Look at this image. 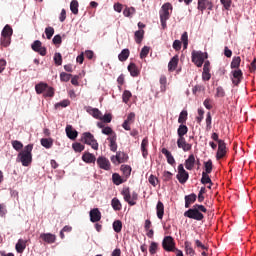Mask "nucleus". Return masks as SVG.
Returning a JSON list of instances; mask_svg holds the SVG:
<instances>
[{
    "label": "nucleus",
    "instance_id": "41",
    "mask_svg": "<svg viewBox=\"0 0 256 256\" xmlns=\"http://www.w3.org/2000/svg\"><path fill=\"white\" fill-rule=\"evenodd\" d=\"M187 116V110H183L182 112H180L178 123H180V125H185V123H187Z\"/></svg>",
    "mask_w": 256,
    "mask_h": 256
},
{
    "label": "nucleus",
    "instance_id": "46",
    "mask_svg": "<svg viewBox=\"0 0 256 256\" xmlns=\"http://www.w3.org/2000/svg\"><path fill=\"white\" fill-rule=\"evenodd\" d=\"M0 45L2 47H9L11 45V37L1 36Z\"/></svg>",
    "mask_w": 256,
    "mask_h": 256
},
{
    "label": "nucleus",
    "instance_id": "35",
    "mask_svg": "<svg viewBox=\"0 0 256 256\" xmlns=\"http://www.w3.org/2000/svg\"><path fill=\"white\" fill-rule=\"evenodd\" d=\"M184 247H185L186 255L195 256V250L193 249V246L191 245V242L186 241L184 243Z\"/></svg>",
    "mask_w": 256,
    "mask_h": 256
},
{
    "label": "nucleus",
    "instance_id": "51",
    "mask_svg": "<svg viewBox=\"0 0 256 256\" xmlns=\"http://www.w3.org/2000/svg\"><path fill=\"white\" fill-rule=\"evenodd\" d=\"M45 35L47 37V39H51V37H53V35H55V28L48 26L45 28Z\"/></svg>",
    "mask_w": 256,
    "mask_h": 256
},
{
    "label": "nucleus",
    "instance_id": "19",
    "mask_svg": "<svg viewBox=\"0 0 256 256\" xmlns=\"http://www.w3.org/2000/svg\"><path fill=\"white\" fill-rule=\"evenodd\" d=\"M185 208L189 209V207H191V205H193V203H195L197 201V194L192 193L190 195L185 196Z\"/></svg>",
    "mask_w": 256,
    "mask_h": 256
},
{
    "label": "nucleus",
    "instance_id": "56",
    "mask_svg": "<svg viewBox=\"0 0 256 256\" xmlns=\"http://www.w3.org/2000/svg\"><path fill=\"white\" fill-rule=\"evenodd\" d=\"M205 115V110L203 108L198 109V116L196 117V121L199 125H201V121H203Z\"/></svg>",
    "mask_w": 256,
    "mask_h": 256
},
{
    "label": "nucleus",
    "instance_id": "5",
    "mask_svg": "<svg viewBox=\"0 0 256 256\" xmlns=\"http://www.w3.org/2000/svg\"><path fill=\"white\" fill-rule=\"evenodd\" d=\"M122 195L124 197V201H126L128 205H130L131 207H133V205H137L136 201L139 198V194H137V192H133L131 194V191L129 190V188H124L122 190Z\"/></svg>",
    "mask_w": 256,
    "mask_h": 256
},
{
    "label": "nucleus",
    "instance_id": "62",
    "mask_svg": "<svg viewBox=\"0 0 256 256\" xmlns=\"http://www.w3.org/2000/svg\"><path fill=\"white\" fill-rule=\"evenodd\" d=\"M147 55H149V47L144 46L140 52V59H145V57H147Z\"/></svg>",
    "mask_w": 256,
    "mask_h": 256
},
{
    "label": "nucleus",
    "instance_id": "42",
    "mask_svg": "<svg viewBox=\"0 0 256 256\" xmlns=\"http://www.w3.org/2000/svg\"><path fill=\"white\" fill-rule=\"evenodd\" d=\"M120 171H122L125 179H127L131 175V166H129V165H122L120 167Z\"/></svg>",
    "mask_w": 256,
    "mask_h": 256
},
{
    "label": "nucleus",
    "instance_id": "3",
    "mask_svg": "<svg viewBox=\"0 0 256 256\" xmlns=\"http://www.w3.org/2000/svg\"><path fill=\"white\" fill-rule=\"evenodd\" d=\"M169 11H173V5H171V3H165L162 5L160 10V22L163 29H167V21H169L171 17V13Z\"/></svg>",
    "mask_w": 256,
    "mask_h": 256
},
{
    "label": "nucleus",
    "instance_id": "7",
    "mask_svg": "<svg viewBox=\"0 0 256 256\" xmlns=\"http://www.w3.org/2000/svg\"><path fill=\"white\" fill-rule=\"evenodd\" d=\"M162 247L164 251L172 252L176 250L175 248V240L171 236H165L162 241Z\"/></svg>",
    "mask_w": 256,
    "mask_h": 256
},
{
    "label": "nucleus",
    "instance_id": "18",
    "mask_svg": "<svg viewBox=\"0 0 256 256\" xmlns=\"http://www.w3.org/2000/svg\"><path fill=\"white\" fill-rule=\"evenodd\" d=\"M65 131L68 139H71L72 141H75L77 139V136L79 135V132L73 129V126L71 125H67Z\"/></svg>",
    "mask_w": 256,
    "mask_h": 256
},
{
    "label": "nucleus",
    "instance_id": "34",
    "mask_svg": "<svg viewBox=\"0 0 256 256\" xmlns=\"http://www.w3.org/2000/svg\"><path fill=\"white\" fill-rule=\"evenodd\" d=\"M231 69H239L241 67V57L240 56H235L232 59V62L230 64Z\"/></svg>",
    "mask_w": 256,
    "mask_h": 256
},
{
    "label": "nucleus",
    "instance_id": "31",
    "mask_svg": "<svg viewBox=\"0 0 256 256\" xmlns=\"http://www.w3.org/2000/svg\"><path fill=\"white\" fill-rule=\"evenodd\" d=\"M48 84L44 82H40L35 85V91L38 95H41V93H45L47 89Z\"/></svg>",
    "mask_w": 256,
    "mask_h": 256
},
{
    "label": "nucleus",
    "instance_id": "40",
    "mask_svg": "<svg viewBox=\"0 0 256 256\" xmlns=\"http://www.w3.org/2000/svg\"><path fill=\"white\" fill-rule=\"evenodd\" d=\"M111 206L114 211H121L122 209L121 201H119L117 198L112 199Z\"/></svg>",
    "mask_w": 256,
    "mask_h": 256
},
{
    "label": "nucleus",
    "instance_id": "21",
    "mask_svg": "<svg viewBox=\"0 0 256 256\" xmlns=\"http://www.w3.org/2000/svg\"><path fill=\"white\" fill-rule=\"evenodd\" d=\"M193 167H195V155L191 154L185 161V168L188 171H192Z\"/></svg>",
    "mask_w": 256,
    "mask_h": 256
},
{
    "label": "nucleus",
    "instance_id": "63",
    "mask_svg": "<svg viewBox=\"0 0 256 256\" xmlns=\"http://www.w3.org/2000/svg\"><path fill=\"white\" fill-rule=\"evenodd\" d=\"M171 179H173V173H171L169 171H164L163 181L168 182V181H171Z\"/></svg>",
    "mask_w": 256,
    "mask_h": 256
},
{
    "label": "nucleus",
    "instance_id": "2",
    "mask_svg": "<svg viewBox=\"0 0 256 256\" xmlns=\"http://www.w3.org/2000/svg\"><path fill=\"white\" fill-rule=\"evenodd\" d=\"M33 144H28L23 151L18 154V159L23 167H29L33 163Z\"/></svg>",
    "mask_w": 256,
    "mask_h": 256
},
{
    "label": "nucleus",
    "instance_id": "44",
    "mask_svg": "<svg viewBox=\"0 0 256 256\" xmlns=\"http://www.w3.org/2000/svg\"><path fill=\"white\" fill-rule=\"evenodd\" d=\"M201 183L202 185H207V183H209V185H213V181H211V177H209V174L205 172H202Z\"/></svg>",
    "mask_w": 256,
    "mask_h": 256
},
{
    "label": "nucleus",
    "instance_id": "58",
    "mask_svg": "<svg viewBox=\"0 0 256 256\" xmlns=\"http://www.w3.org/2000/svg\"><path fill=\"white\" fill-rule=\"evenodd\" d=\"M54 62L55 65H63V56H61V53L54 54Z\"/></svg>",
    "mask_w": 256,
    "mask_h": 256
},
{
    "label": "nucleus",
    "instance_id": "54",
    "mask_svg": "<svg viewBox=\"0 0 256 256\" xmlns=\"http://www.w3.org/2000/svg\"><path fill=\"white\" fill-rule=\"evenodd\" d=\"M148 182L150 183V185H152V187H155L156 185H159V178L152 174L149 176Z\"/></svg>",
    "mask_w": 256,
    "mask_h": 256
},
{
    "label": "nucleus",
    "instance_id": "23",
    "mask_svg": "<svg viewBox=\"0 0 256 256\" xmlns=\"http://www.w3.org/2000/svg\"><path fill=\"white\" fill-rule=\"evenodd\" d=\"M179 65V56L175 55L168 63V71H175Z\"/></svg>",
    "mask_w": 256,
    "mask_h": 256
},
{
    "label": "nucleus",
    "instance_id": "49",
    "mask_svg": "<svg viewBox=\"0 0 256 256\" xmlns=\"http://www.w3.org/2000/svg\"><path fill=\"white\" fill-rule=\"evenodd\" d=\"M72 149H74L76 153H81V151H84L85 146L79 142H76L72 144Z\"/></svg>",
    "mask_w": 256,
    "mask_h": 256
},
{
    "label": "nucleus",
    "instance_id": "36",
    "mask_svg": "<svg viewBox=\"0 0 256 256\" xmlns=\"http://www.w3.org/2000/svg\"><path fill=\"white\" fill-rule=\"evenodd\" d=\"M129 55H131V52L129 51V49L127 48L123 49L121 53L118 55V59L121 62L127 61V59H129Z\"/></svg>",
    "mask_w": 256,
    "mask_h": 256
},
{
    "label": "nucleus",
    "instance_id": "9",
    "mask_svg": "<svg viewBox=\"0 0 256 256\" xmlns=\"http://www.w3.org/2000/svg\"><path fill=\"white\" fill-rule=\"evenodd\" d=\"M32 51H35V53H39L42 57H45L47 55V48L43 46V43H41L40 40H36L31 45Z\"/></svg>",
    "mask_w": 256,
    "mask_h": 256
},
{
    "label": "nucleus",
    "instance_id": "57",
    "mask_svg": "<svg viewBox=\"0 0 256 256\" xmlns=\"http://www.w3.org/2000/svg\"><path fill=\"white\" fill-rule=\"evenodd\" d=\"M12 147L15 149V151H21L23 149V143H21L19 140L12 141Z\"/></svg>",
    "mask_w": 256,
    "mask_h": 256
},
{
    "label": "nucleus",
    "instance_id": "25",
    "mask_svg": "<svg viewBox=\"0 0 256 256\" xmlns=\"http://www.w3.org/2000/svg\"><path fill=\"white\" fill-rule=\"evenodd\" d=\"M162 154L165 155L167 163H169V165H175V158L169 152V150H167V148H162Z\"/></svg>",
    "mask_w": 256,
    "mask_h": 256
},
{
    "label": "nucleus",
    "instance_id": "52",
    "mask_svg": "<svg viewBox=\"0 0 256 256\" xmlns=\"http://www.w3.org/2000/svg\"><path fill=\"white\" fill-rule=\"evenodd\" d=\"M181 41L183 43L184 49H187V46L189 45V34H187V32L182 34Z\"/></svg>",
    "mask_w": 256,
    "mask_h": 256
},
{
    "label": "nucleus",
    "instance_id": "47",
    "mask_svg": "<svg viewBox=\"0 0 256 256\" xmlns=\"http://www.w3.org/2000/svg\"><path fill=\"white\" fill-rule=\"evenodd\" d=\"M117 157H118V163H125L127 161V159H129V156H127V154H125V152H117L116 153Z\"/></svg>",
    "mask_w": 256,
    "mask_h": 256
},
{
    "label": "nucleus",
    "instance_id": "10",
    "mask_svg": "<svg viewBox=\"0 0 256 256\" xmlns=\"http://www.w3.org/2000/svg\"><path fill=\"white\" fill-rule=\"evenodd\" d=\"M198 11H201L203 13L205 9H208V11H213V1L211 0H198Z\"/></svg>",
    "mask_w": 256,
    "mask_h": 256
},
{
    "label": "nucleus",
    "instance_id": "48",
    "mask_svg": "<svg viewBox=\"0 0 256 256\" xmlns=\"http://www.w3.org/2000/svg\"><path fill=\"white\" fill-rule=\"evenodd\" d=\"M158 249H159V243L151 242V244L149 246L150 255H155V253H157Z\"/></svg>",
    "mask_w": 256,
    "mask_h": 256
},
{
    "label": "nucleus",
    "instance_id": "61",
    "mask_svg": "<svg viewBox=\"0 0 256 256\" xmlns=\"http://www.w3.org/2000/svg\"><path fill=\"white\" fill-rule=\"evenodd\" d=\"M102 133H103V135H110V137H111L112 135H116V133L113 131V129H112L111 127H109V126L104 127V128L102 129Z\"/></svg>",
    "mask_w": 256,
    "mask_h": 256
},
{
    "label": "nucleus",
    "instance_id": "11",
    "mask_svg": "<svg viewBox=\"0 0 256 256\" xmlns=\"http://www.w3.org/2000/svg\"><path fill=\"white\" fill-rule=\"evenodd\" d=\"M227 155V144H225V141H219L218 143V150L216 153V159L219 161L220 159H223Z\"/></svg>",
    "mask_w": 256,
    "mask_h": 256
},
{
    "label": "nucleus",
    "instance_id": "16",
    "mask_svg": "<svg viewBox=\"0 0 256 256\" xmlns=\"http://www.w3.org/2000/svg\"><path fill=\"white\" fill-rule=\"evenodd\" d=\"M90 221L92 223H98V221H101V211H99V208H93L90 210Z\"/></svg>",
    "mask_w": 256,
    "mask_h": 256
},
{
    "label": "nucleus",
    "instance_id": "26",
    "mask_svg": "<svg viewBox=\"0 0 256 256\" xmlns=\"http://www.w3.org/2000/svg\"><path fill=\"white\" fill-rule=\"evenodd\" d=\"M156 211L158 219H163V215H165V205H163V202L158 201Z\"/></svg>",
    "mask_w": 256,
    "mask_h": 256
},
{
    "label": "nucleus",
    "instance_id": "32",
    "mask_svg": "<svg viewBox=\"0 0 256 256\" xmlns=\"http://www.w3.org/2000/svg\"><path fill=\"white\" fill-rule=\"evenodd\" d=\"M82 160L85 163H95L96 158H95V155H93V154H91L89 152H86V153L83 154Z\"/></svg>",
    "mask_w": 256,
    "mask_h": 256
},
{
    "label": "nucleus",
    "instance_id": "43",
    "mask_svg": "<svg viewBox=\"0 0 256 256\" xmlns=\"http://www.w3.org/2000/svg\"><path fill=\"white\" fill-rule=\"evenodd\" d=\"M204 169L205 171L202 173L210 174L213 171V161L208 160L207 162H204Z\"/></svg>",
    "mask_w": 256,
    "mask_h": 256
},
{
    "label": "nucleus",
    "instance_id": "45",
    "mask_svg": "<svg viewBox=\"0 0 256 256\" xmlns=\"http://www.w3.org/2000/svg\"><path fill=\"white\" fill-rule=\"evenodd\" d=\"M145 35V31L144 30H138L135 32L134 37H135V41L136 43H141V41H143V36Z\"/></svg>",
    "mask_w": 256,
    "mask_h": 256
},
{
    "label": "nucleus",
    "instance_id": "20",
    "mask_svg": "<svg viewBox=\"0 0 256 256\" xmlns=\"http://www.w3.org/2000/svg\"><path fill=\"white\" fill-rule=\"evenodd\" d=\"M147 147H149V139L145 137L141 143L142 157L144 159H147V156L149 155V151L147 150Z\"/></svg>",
    "mask_w": 256,
    "mask_h": 256
},
{
    "label": "nucleus",
    "instance_id": "55",
    "mask_svg": "<svg viewBox=\"0 0 256 256\" xmlns=\"http://www.w3.org/2000/svg\"><path fill=\"white\" fill-rule=\"evenodd\" d=\"M132 94L131 91L125 90L122 94L123 103H129V100L131 99Z\"/></svg>",
    "mask_w": 256,
    "mask_h": 256
},
{
    "label": "nucleus",
    "instance_id": "37",
    "mask_svg": "<svg viewBox=\"0 0 256 256\" xmlns=\"http://www.w3.org/2000/svg\"><path fill=\"white\" fill-rule=\"evenodd\" d=\"M70 10L72 11L73 15H79V1L72 0L70 3Z\"/></svg>",
    "mask_w": 256,
    "mask_h": 256
},
{
    "label": "nucleus",
    "instance_id": "39",
    "mask_svg": "<svg viewBox=\"0 0 256 256\" xmlns=\"http://www.w3.org/2000/svg\"><path fill=\"white\" fill-rule=\"evenodd\" d=\"M112 227L115 233H121L123 229V222H121V220H116L113 222Z\"/></svg>",
    "mask_w": 256,
    "mask_h": 256
},
{
    "label": "nucleus",
    "instance_id": "30",
    "mask_svg": "<svg viewBox=\"0 0 256 256\" xmlns=\"http://www.w3.org/2000/svg\"><path fill=\"white\" fill-rule=\"evenodd\" d=\"M112 181L114 185H122V183H125V181H127V178L123 179L121 175H119L118 173H114L112 175Z\"/></svg>",
    "mask_w": 256,
    "mask_h": 256
},
{
    "label": "nucleus",
    "instance_id": "6",
    "mask_svg": "<svg viewBox=\"0 0 256 256\" xmlns=\"http://www.w3.org/2000/svg\"><path fill=\"white\" fill-rule=\"evenodd\" d=\"M207 52L203 53L201 51H192V63L197 67H203L205 59H207Z\"/></svg>",
    "mask_w": 256,
    "mask_h": 256
},
{
    "label": "nucleus",
    "instance_id": "27",
    "mask_svg": "<svg viewBox=\"0 0 256 256\" xmlns=\"http://www.w3.org/2000/svg\"><path fill=\"white\" fill-rule=\"evenodd\" d=\"M189 133V128L185 124H180L177 130L178 138L185 137Z\"/></svg>",
    "mask_w": 256,
    "mask_h": 256
},
{
    "label": "nucleus",
    "instance_id": "14",
    "mask_svg": "<svg viewBox=\"0 0 256 256\" xmlns=\"http://www.w3.org/2000/svg\"><path fill=\"white\" fill-rule=\"evenodd\" d=\"M97 165L100 167V169H104V171H109V169H111V162H109V159L103 156L98 157Z\"/></svg>",
    "mask_w": 256,
    "mask_h": 256
},
{
    "label": "nucleus",
    "instance_id": "4",
    "mask_svg": "<svg viewBox=\"0 0 256 256\" xmlns=\"http://www.w3.org/2000/svg\"><path fill=\"white\" fill-rule=\"evenodd\" d=\"M82 143H85L86 145H90L94 151H97L99 149V143H97V140L95 139V136L91 134V132H84L82 134L81 138Z\"/></svg>",
    "mask_w": 256,
    "mask_h": 256
},
{
    "label": "nucleus",
    "instance_id": "13",
    "mask_svg": "<svg viewBox=\"0 0 256 256\" xmlns=\"http://www.w3.org/2000/svg\"><path fill=\"white\" fill-rule=\"evenodd\" d=\"M233 85H239L243 81V71L241 69H236L231 72Z\"/></svg>",
    "mask_w": 256,
    "mask_h": 256
},
{
    "label": "nucleus",
    "instance_id": "17",
    "mask_svg": "<svg viewBox=\"0 0 256 256\" xmlns=\"http://www.w3.org/2000/svg\"><path fill=\"white\" fill-rule=\"evenodd\" d=\"M85 110L89 113V115L94 117V119L101 120L103 113L100 112L99 108H93L91 106H87L85 107Z\"/></svg>",
    "mask_w": 256,
    "mask_h": 256
},
{
    "label": "nucleus",
    "instance_id": "59",
    "mask_svg": "<svg viewBox=\"0 0 256 256\" xmlns=\"http://www.w3.org/2000/svg\"><path fill=\"white\" fill-rule=\"evenodd\" d=\"M69 105H71V102L69 100H63L55 104V109H59V107H62V108L69 107Z\"/></svg>",
    "mask_w": 256,
    "mask_h": 256
},
{
    "label": "nucleus",
    "instance_id": "50",
    "mask_svg": "<svg viewBox=\"0 0 256 256\" xmlns=\"http://www.w3.org/2000/svg\"><path fill=\"white\" fill-rule=\"evenodd\" d=\"M124 17H131L132 15H135V8L134 7H127L123 11Z\"/></svg>",
    "mask_w": 256,
    "mask_h": 256
},
{
    "label": "nucleus",
    "instance_id": "8",
    "mask_svg": "<svg viewBox=\"0 0 256 256\" xmlns=\"http://www.w3.org/2000/svg\"><path fill=\"white\" fill-rule=\"evenodd\" d=\"M176 179H178L181 185H185V183L189 181V172L185 171L183 164L178 166V174L176 175Z\"/></svg>",
    "mask_w": 256,
    "mask_h": 256
},
{
    "label": "nucleus",
    "instance_id": "22",
    "mask_svg": "<svg viewBox=\"0 0 256 256\" xmlns=\"http://www.w3.org/2000/svg\"><path fill=\"white\" fill-rule=\"evenodd\" d=\"M108 141L110 143L109 145L110 150L113 151V153H115V151H117V134H113L112 136H109Z\"/></svg>",
    "mask_w": 256,
    "mask_h": 256
},
{
    "label": "nucleus",
    "instance_id": "53",
    "mask_svg": "<svg viewBox=\"0 0 256 256\" xmlns=\"http://www.w3.org/2000/svg\"><path fill=\"white\" fill-rule=\"evenodd\" d=\"M54 95H55V89L48 85L46 90L44 91V97H54Z\"/></svg>",
    "mask_w": 256,
    "mask_h": 256
},
{
    "label": "nucleus",
    "instance_id": "1",
    "mask_svg": "<svg viewBox=\"0 0 256 256\" xmlns=\"http://www.w3.org/2000/svg\"><path fill=\"white\" fill-rule=\"evenodd\" d=\"M203 213H207V208L201 204H195L192 208L184 212V217L194 219V221H203V219H205Z\"/></svg>",
    "mask_w": 256,
    "mask_h": 256
},
{
    "label": "nucleus",
    "instance_id": "24",
    "mask_svg": "<svg viewBox=\"0 0 256 256\" xmlns=\"http://www.w3.org/2000/svg\"><path fill=\"white\" fill-rule=\"evenodd\" d=\"M26 248H27V241L23 239H19L15 246L17 253H23V251H25Z\"/></svg>",
    "mask_w": 256,
    "mask_h": 256
},
{
    "label": "nucleus",
    "instance_id": "15",
    "mask_svg": "<svg viewBox=\"0 0 256 256\" xmlns=\"http://www.w3.org/2000/svg\"><path fill=\"white\" fill-rule=\"evenodd\" d=\"M40 239L44 241V243H48L49 245L55 243L57 241V236L51 233H42L40 234Z\"/></svg>",
    "mask_w": 256,
    "mask_h": 256
},
{
    "label": "nucleus",
    "instance_id": "60",
    "mask_svg": "<svg viewBox=\"0 0 256 256\" xmlns=\"http://www.w3.org/2000/svg\"><path fill=\"white\" fill-rule=\"evenodd\" d=\"M204 107H206L209 111H211V109H213V100H211L210 98H206L203 102Z\"/></svg>",
    "mask_w": 256,
    "mask_h": 256
},
{
    "label": "nucleus",
    "instance_id": "64",
    "mask_svg": "<svg viewBox=\"0 0 256 256\" xmlns=\"http://www.w3.org/2000/svg\"><path fill=\"white\" fill-rule=\"evenodd\" d=\"M71 79V74H67L65 72L60 73V81H64L67 83Z\"/></svg>",
    "mask_w": 256,
    "mask_h": 256
},
{
    "label": "nucleus",
    "instance_id": "12",
    "mask_svg": "<svg viewBox=\"0 0 256 256\" xmlns=\"http://www.w3.org/2000/svg\"><path fill=\"white\" fill-rule=\"evenodd\" d=\"M177 146H178V149L183 150L185 153L193 149V145L190 143H187V140H185V137H180L177 139Z\"/></svg>",
    "mask_w": 256,
    "mask_h": 256
},
{
    "label": "nucleus",
    "instance_id": "29",
    "mask_svg": "<svg viewBox=\"0 0 256 256\" xmlns=\"http://www.w3.org/2000/svg\"><path fill=\"white\" fill-rule=\"evenodd\" d=\"M159 83H160L161 93H165V91H167V76L161 75L159 79Z\"/></svg>",
    "mask_w": 256,
    "mask_h": 256
},
{
    "label": "nucleus",
    "instance_id": "33",
    "mask_svg": "<svg viewBox=\"0 0 256 256\" xmlns=\"http://www.w3.org/2000/svg\"><path fill=\"white\" fill-rule=\"evenodd\" d=\"M40 143L42 147H45V149H51L53 147V139L52 138H42L40 140Z\"/></svg>",
    "mask_w": 256,
    "mask_h": 256
},
{
    "label": "nucleus",
    "instance_id": "38",
    "mask_svg": "<svg viewBox=\"0 0 256 256\" xmlns=\"http://www.w3.org/2000/svg\"><path fill=\"white\" fill-rule=\"evenodd\" d=\"M13 36V28H11V26L6 25L1 33V37H12Z\"/></svg>",
    "mask_w": 256,
    "mask_h": 256
},
{
    "label": "nucleus",
    "instance_id": "28",
    "mask_svg": "<svg viewBox=\"0 0 256 256\" xmlns=\"http://www.w3.org/2000/svg\"><path fill=\"white\" fill-rule=\"evenodd\" d=\"M128 71L132 77L139 76V69L137 68V65L135 63H130L128 65Z\"/></svg>",
    "mask_w": 256,
    "mask_h": 256
}]
</instances>
